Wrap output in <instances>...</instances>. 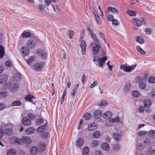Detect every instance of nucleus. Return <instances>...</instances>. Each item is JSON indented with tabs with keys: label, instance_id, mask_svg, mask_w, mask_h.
<instances>
[{
	"label": "nucleus",
	"instance_id": "obj_1",
	"mask_svg": "<svg viewBox=\"0 0 155 155\" xmlns=\"http://www.w3.org/2000/svg\"><path fill=\"white\" fill-rule=\"evenodd\" d=\"M87 29L90 32L91 38L95 44L92 49L93 52L94 54H97L101 48V45L94 32L89 27L87 28Z\"/></svg>",
	"mask_w": 155,
	"mask_h": 155
},
{
	"label": "nucleus",
	"instance_id": "obj_2",
	"mask_svg": "<svg viewBox=\"0 0 155 155\" xmlns=\"http://www.w3.org/2000/svg\"><path fill=\"white\" fill-rule=\"evenodd\" d=\"M44 67L43 62H37L33 65L32 69L33 70L38 72L41 71Z\"/></svg>",
	"mask_w": 155,
	"mask_h": 155
},
{
	"label": "nucleus",
	"instance_id": "obj_3",
	"mask_svg": "<svg viewBox=\"0 0 155 155\" xmlns=\"http://www.w3.org/2000/svg\"><path fill=\"white\" fill-rule=\"evenodd\" d=\"M9 140L10 142L12 143H17L20 145H23V143L21 139L14 137H11Z\"/></svg>",
	"mask_w": 155,
	"mask_h": 155
},
{
	"label": "nucleus",
	"instance_id": "obj_4",
	"mask_svg": "<svg viewBox=\"0 0 155 155\" xmlns=\"http://www.w3.org/2000/svg\"><path fill=\"white\" fill-rule=\"evenodd\" d=\"M38 150L40 153H42L45 150L46 148L45 144L44 142L39 143L38 145Z\"/></svg>",
	"mask_w": 155,
	"mask_h": 155
},
{
	"label": "nucleus",
	"instance_id": "obj_5",
	"mask_svg": "<svg viewBox=\"0 0 155 155\" xmlns=\"http://www.w3.org/2000/svg\"><path fill=\"white\" fill-rule=\"evenodd\" d=\"M86 44L85 41L84 40L82 41L81 43L80 46L83 55H84L86 54Z\"/></svg>",
	"mask_w": 155,
	"mask_h": 155
},
{
	"label": "nucleus",
	"instance_id": "obj_6",
	"mask_svg": "<svg viewBox=\"0 0 155 155\" xmlns=\"http://www.w3.org/2000/svg\"><path fill=\"white\" fill-rule=\"evenodd\" d=\"M8 80V76L5 74H2L0 75V83L4 84Z\"/></svg>",
	"mask_w": 155,
	"mask_h": 155
},
{
	"label": "nucleus",
	"instance_id": "obj_7",
	"mask_svg": "<svg viewBox=\"0 0 155 155\" xmlns=\"http://www.w3.org/2000/svg\"><path fill=\"white\" fill-rule=\"evenodd\" d=\"M36 52L38 54H40V56L42 59H45L47 56V53L44 51L40 50H37Z\"/></svg>",
	"mask_w": 155,
	"mask_h": 155
},
{
	"label": "nucleus",
	"instance_id": "obj_8",
	"mask_svg": "<svg viewBox=\"0 0 155 155\" xmlns=\"http://www.w3.org/2000/svg\"><path fill=\"white\" fill-rule=\"evenodd\" d=\"M112 115V113L110 111H107L103 115V117L105 119H108L110 118Z\"/></svg>",
	"mask_w": 155,
	"mask_h": 155
},
{
	"label": "nucleus",
	"instance_id": "obj_9",
	"mask_svg": "<svg viewBox=\"0 0 155 155\" xmlns=\"http://www.w3.org/2000/svg\"><path fill=\"white\" fill-rule=\"evenodd\" d=\"M97 127V124L93 123L89 124L88 126L87 129L88 130L91 131L96 129Z\"/></svg>",
	"mask_w": 155,
	"mask_h": 155
},
{
	"label": "nucleus",
	"instance_id": "obj_10",
	"mask_svg": "<svg viewBox=\"0 0 155 155\" xmlns=\"http://www.w3.org/2000/svg\"><path fill=\"white\" fill-rule=\"evenodd\" d=\"M22 140L23 145L24 143L28 144L31 142L32 140L31 139L28 137H23Z\"/></svg>",
	"mask_w": 155,
	"mask_h": 155
},
{
	"label": "nucleus",
	"instance_id": "obj_11",
	"mask_svg": "<svg viewBox=\"0 0 155 155\" xmlns=\"http://www.w3.org/2000/svg\"><path fill=\"white\" fill-rule=\"evenodd\" d=\"M102 113L101 110H97L94 113V117L95 118L98 119L101 117Z\"/></svg>",
	"mask_w": 155,
	"mask_h": 155
},
{
	"label": "nucleus",
	"instance_id": "obj_12",
	"mask_svg": "<svg viewBox=\"0 0 155 155\" xmlns=\"http://www.w3.org/2000/svg\"><path fill=\"white\" fill-rule=\"evenodd\" d=\"M22 122L23 124L26 126H29L31 124V120L26 117L23 118Z\"/></svg>",
	"mask_w": 155,
	"mask_h": 155
},
{
	"label": "nucleus",
	"instance_id": "obj_13",
	"mask_svg": "<svg viewBox=\"0 0 155 155\" xmlns=\"http://www.w3.org/2000/svg\"><path fill=\"white\" fill-rule=\"evenodd\" d=\"M22 54L25 56L28 55L29 53V50L26 46L22 47L21 49Z\"/></svg>",
	"mask_w": 155,
	"mask_h": 155
},
{
	"label": "nucleus",
	"instance_id": "obj_14",
	"mask_svg": "<svg viewBox=\"0 0 155 155\" xmlns=\"http://www.w3.org/2000/svg\"><path fill=\"white\" fill-rule=\"evenodd\" d=\"M136 66L137 64H135L127 66L125 70H124V71L130 72L136 68Z\"/></svg>",
	"mask_w": 155,
	"mask_h": 155
},
{
	"label": "nucleus",
	"instance_id": "obj_15",
	"mask_svg": "<svg viewBox=\"0 0 155 155\" xmlns=\"http://www.w3.org/2000/svg\"><path fill=\"white\" fill-rule=\"evenodd\" d=\"M79 87V83L78 84L74 86L73 89L72 90L71 94V95L72 97H74L75 95V94L77 92Z\"/></svg>",
	"mask_w": 155,
	"mask_h": 155
},
{
	"label": "nucleus",
	"instance_id": "obj_16",
	"mask_svg": "<svg viewBox=\"0 0 155 155\" xmlns=\"http://www.w3.org/2000/svg\"><path fill=\"white\" fill-rule=\"evenodd\" d=\"M148 76V75L147 74H146L144 75L143 78L141 76L138 77L137 78V81H145L146 80Z\"/></svg>",
	"mask_w": 155,
	"mask_h": 155
},
{
	"label": "nucleus",
	"instance_id": "obj_17",
	"mask_svg": "<svg viewBox=\"0 0 155 155\" xmlns=\"http://www.w3.org/2000/svg\"><path fill=\"white\" fill-rule=\"evenodd\" d=\"M133 22L134 24L136 25L137 26H141L142 24L141 21L136 18H133Z\"/></svg>",
	"mask_w": 155,
	"mask_h": 155
},
{
	"label": "nucleus",
	"instance_id": "obj_18",
	"mask_svg": "<svg viewBox=\"0 0 155 155\" xmlns=\"http://www.w3.org/2000/svg\"><path fill=\"white\" fill-rule=\"evenodd\" d=\"M18 84H14L11 85V86L9 87V89L10 91L14 92L17 90V88H18Z\"/></svg>",
	"mask_w": 155,
	"mask_h": 155
},
{
	"label": "nucleus",
	"instance_id": "obj_19",
	"mask_svg": "<svg viewBox=\"0 0 155 155\" xmlns=\"http://www.w3.org/2000/svg\"><path fill=\"white\" fill-rule=\"evenodd\" d=\"M21 75L19 73H17L14 75L13 80L15 81H18L21 79Z\"/></svg>",
	"mask_w": 155,
	"mask_h": 155
},
{
	"label": "nucleus",
	"instance_id": "obj_20",
	"mask_svg": "<svg viewBox=\"0 0 155 155\" xmlns=\"http://www.w3.org/2000/svg\"><path fill=\"white\" fill-rule=\"evenodd\" d=\"M38 150L36 147H32L30 150V152L31 154L35 155L38 153Z\"/></svg>",
	"mask_w": 155,
	"mask_h": 155
},
{
	"label": "nucleus",
	"instance_id": "obj_21",
	"mask_svg": "<svg viewBox=\"0 0 155 155\" xmlns=\"http://www.w3.org/2000/svg\"><path fill=\"white\" fill-rule=\"evenodd\" d=\"M101 147L103 150H107L110 148L109 144L106 143H104L102 144Z\"/></svg>",
	"mask_w": 155,
	"mask_h": 155
},
{
	"label": "nucleus",
	"instance_id": "obj_22",
	"mask_svg": "<svg viewBox=\"0 0 155 155\" xmlns=\"http://www.w3.org/2000/svg\"><path fill=\"white\" fill-rule=\"evenodd\" d=\"M35 45V43L34 41L31 40H29L27 42V46L29 48H32L34 47Z\"/></svg>",
	"mask_w": 155,
	"mask_h": 155
},
{
	"label": "nucleus",
	"instance_id": "obj_23",
	"mask_svg": "<svg viewBox=\"0 0 155 155\" xmlns=\"http://www.w3.org/2000/svg\"><path fill=\"white\" fill-rule=\"evenodd\" d=\"M13 134V131L11 129L6 128L5 129V134L10 136Z\"/></svg>",
	"mask_w": 155,
	"mask_h": 155
},
{
	"label": "nucleus",
	"instance_id": "obj_24",
	"mask_svg": "<svg viewBox=\"0 0 155 155\" xmlns=\"http://www.w3.org/2000/svg\"><path fill=\"white\" fill-rule=\"evenodd\" d=\"M108 10L109 12H110L115 14H117L118 11L116 8L109 6L108 7Z\"/></svg>",
	"mask_w": 155,
	"mask_h": 155
},
{
	"label": "nucleus",
	"instance_id": "obj_25",
	"mask_svg": "<svg viewBox=\"0 0 155 155\" xmlns=\"http://www.w3.org/2000/svg\"><path fill=\"white\" fill-rule=\"evenodd\" d=\"M113 138L117 141H119L121 137V136L119 134L117 133H113Z\"/></svg>",
	"mask_w": 155,
	"mask_h": 155
},
{
	"label": "nucleus",
	"instance_id": "obj_26",
	"mask_svg": "<svg viewBox=\"0 0 155 155\" xmlns=\"http://www.w3.org/2000/svg\"><path fill=\"white\" fill-rule=\"evenodd\" d=\"M35 130L34 128L32 127H30L27 128L26 130V133L28 134H30L33 133Z\"/></svg>",
	"mask_w": 155,
	"mask_h": 155
},
{
	"label": "nucleus",
	"instance_id": "obj_27",
	"mask_svg": "<svg viewBox=\"0 0 155 155\" xmlns=\"http://www.w3.org/2000/svg\"><path fill=\"white\" fill-rule=\"evenodd\" d=\"M151 104V101L149 99H145L144 101V105L146 107H148Z\"/></svg>",
	"mask_w": 155,
	"mask_h": 155
},
{
	"label": "nucleus",
	"instance_id": "obj_28",
	"mask_svg": "<svg viewBox=\"0 0 155 155\" xmlns=\"http://www.w3.org/2000/svg\"><path fill=\"white\" fill-rule=\"evenodd\" d=\"M16 153V150L13 149H11L7 151V155H15Z\"/></svg>",
	"mask_w": 155,
	"mask_h": 155
},
{
	"label": "nucleus",
	"instance_id": "obj_29",
	"mask_svg": "<svg viewBox=\"0 0 155 155\" xmlns=\"http://www.w3.org/2000/svg\"><path fill=\"white\" fill-rule=\"evenodd\" d=\"M84 140L82 138H79L77 140L76 143V145L78 147L81 146L84 143Z\"/></svg>",
	"mask_w": 155,
	"mask_h": 155
},
{
	"label": "nucleus",
	"instance_id": "obj_30",
	"mask_svg": "<svg viewBox=\"0 0 155 155\" xmlns=\"http://www.w3.org/2000/svg\"><path fill=\"white\" fill-rule=\"evenodd\" d=\"M34 98V96L31 94H28L25 96V100L29 101L31 102H32V99Z\"/></svg>",
	"mask_w": 155,
	"mask_h": 155
},
{
	"label": "nucleus",
	"instance_id": "obj_31",
	"mask_svg": "<svg viewBox=\"0 0 155 155\" xmlns=\"http://www.w3.org/2000/svg\"><path fill=\"white\" fill-rule=\"evenodd\" d=\"M135 39L140 44H143L144 42V39L141 37L137 36L136 37Z\"/></svg>",
	"mask_w": 155,
	"mask_h": 155
},
{
	"label": "nucleus",
	"instance_id": "obj_32",
	"mask_svg": "<svg viewBox=\"0 0 155 155\" xmlns=\"http://www.w3.org/2000/svg\"><path fill=\"white\" fill-rule=\"evenodd\" d=\"M5 54L4 48L1 45H0V58H2L4 56Z\"/></svg>",
	"mask_w": 155,
	"mask_h": 155
},
{
	"label": "nucleus",
	"instance_id": "obj_33",
	"mask_svg": "<svg viewBox=\"0 0 155 155\" xmlns=\"http://www.w3.org/2000/svg\"><path fill=\"white\" fill-rule=\"evenodd\" d=\"M92 117L91 114L89 113H87L83 115V117L84 119L86 120H88L90 119Z\"/></svg>",
	"mask_w": 155,
	"mask_h": 155
},
{
	"label": "nucleus",
	"instance_id": "obj_34",
	"mask_svg": "<svg viewBox=\"0 0 155 155\" xmlns=\"http://www.w3.org/2000/svg\"><path fill=\"white\" fill-rule=\"evenodd\" d=\"M94 16L95 20L98 24L99 25H101L102 24V22L99 18V15L97 14H95Z\"/></svg>",
	"mask_w": 155,
	"mask_h": 155
},
{
	"label": "nucleus",
	"instance_id": "obj_35",
	"mask_svg": "<svg viewBox=\"0 0 155 155\" xmlns=\"http://www.w3.org/2000/svg\"><path fill=\"white\" fill-rule=\"evenodd\" d=\"M21 35L22 37L24 38H29L31 36V33L28 32H23Z\"/></svg>",
	"mask_w": 155,
	"mask_h": 155
},
{
	"label": "nucleus",
	"instance_id": "obj_36",
	"mask_svg": "<svg viewBox=\"0 0 155 155\" xmlns=\"http://www.w3.org/2000/svg\"><path fill=\"white\" fill-rule=\"evenodd\" d=\"M21 104V101L19 100H17L13 101L12 104V105L13 106H20Z\"/></svg>",
	"mask_w": 155,
	"mask_h": 155
},
{
	"label": "nucleus",
	"instance_id": "obj_37",
	"mask_svg": "<svg viewBox=\"0 0 155 155\" xmlns=\"http://www.w3.org/2000/svg\"><path fill=\"white\" fill-rule=\"evenodd\" d=\"M139 88L140 89H144L146 86V83L144 81H139Z\"/></svg>",
	"mask_w": 155,
	"mask_h": 155
},
{
	"label": "nucleus",
	"instance_id": "obj_38",
	"mask_svg": "<svg viewBox=\"0 0 155 155\" xmlns=\"http://www.w3.org/2000/svg\"><path fill=\"white\" fill-rule=\"evenodd\" d=\"M148 136L151 138H153L155 137V132L154 130H151L148 133Z\"/></svg>",
	"mask_w": 155,
	"mask_h": 155
},
{
	"label": "nucleus",
	"instance_id": "obj_39",
	"mask_svg": "<svg viewBox=\"0 0 155 155\" xmlns=\"http://www.w3.org/2000/svg\"><path fill=\"white\" fill-rule=\"evenodd\" d=\"M46 126L43 125L38 127L37 129V131L39 133L43 131L46 128Z\"/></svg>",
	"mask_w": 155,
	"mask_h": 155
},
{
	"label": "nucleus",
	"instance_id": "obj_40",
	"mask_svg": "<svg viewBox=\"0 0 155 155\" xmlns=\"http://www.w3.org/2000/svg\"><path fill=\"white\" fill-rule=\"evenodd\" d=\"M27 117L30 120H34L35 118V115L32 113H28L27 115Z\"/></svg>",
	"mask_w": 155,
	"mask_h": 155
},
{
	"label": "nucleus",
	"instance_id": "obj_41",
	"mask_svg": "<svg viewBox=\"0 0 155 155\" xmlns=\"http://www.w3.org/2000/svg\"><path fill=\"white\" fill-rule=\"evenodd\" d=\"M89 151V149L88 147H85L83 149L82 153L83 155H86L87 154Z\"/></svg>",
	"mask_w": 155,
	"mask_h": 155
},
{
	"label": "nucleus",
	"instance_id": "obj_42",
	"mask_svg": "<svg viewBox=\"0 0 155 155\" xmlns=\"http://www.w3.org/2000/svg\"><path fill=\"white\" fill-rule=\"evenodd\" d=\"M136 49L137 51L139 53L142 54H145L146 53L145 51L142 49L140 47V46H136Z\"/></svg>",
	"mask_w": 155,
	"mask_h": 155
},
{
	"label": "nucleus",
	"instance_id": "obj_43",
	"mask_svg": "<svg viewBox=\"0 0 155 155\" xmlns=\"http://www.w3.org/2000/svg\"><path fill=\"white\" fill-rule=\"evenodd\" d=\"M127 13L130 15L132 16H135L136 15V12L131 10H128L127 11Z\"/></svg>",
	"mask_w": 155,
	"mask_h": 155
},
{
	"label": "nucleus",
	"instance_id": "obj_44",
	"mask_svg": "<svg viewBox=\"0 0 155 155\" xmlns=\"http://www.w3.org/2000/svg\"><path fill=\"white\" fill-rule=\"evenodd\" d=\"M99 144V141L97 140H94L92 141L91 146L92 147H96Z\"/></svg>",
	"mask_w": 155,
	"mask_h": 155
},
{
	"label": "nucleus",
	"instance_id": "obj_45",
	"mask_svg": "<svg viewBox=\"0 0 155 155\" xmlns=\"http://www.w3.org/2000/svg\"><path fill=\"white\" fill-rule=\"evenodd\" d=\"M100 135V133L99 131H95L93 134V136L95 138H97Z\"/></svg>",
	"mask_w": 155,
	"mask_h": 155
},
{
	"label": "nucleus",
	"instance_id": "obj_46",
	"mask_svg": "<svg viewBox=\"0 0 155 155\" xmlns=\"http://www.w3.org/2000/svg\"><path fill=\"white\" fill-rule=\"evenodd\" d=\"M148 81L151 83H155V77L153 76H151L149 78Z\"/></svg>",
	"mask_w": 155,
	"mask_h": 155
},
{
	"label": "nucleus",
	"instance_id": "obj_47",
	"mask_svg": "<svg viewBox=\"0 0 155 155\" xmlns=\"http://www.w3.org/2000/svg\"><path fill=\"white\" fill-rule=\"evenodd\" d=\"M68 34L69 38L71 39L74 35V32L71 30H69L68 31Z\"/></svg>",
	"mask_w": 155,
	"mask_h": 155
},
{
	"label": "nucleus",
	"instance_id": "obj_48",
	"mask_svg": "<svg viewBox=\"0 0 155 155\" xmlns=\"http://www.w3.org/2000/svg\"><path fill=\"white\" fill-rule=\"evenodd\" d=\"M36 123L38 124H41L43 123V120L40 118H38L36 120Z\"/></svg>",
	"mask_w": 155,
	"mask_h": 155
},
{
	"label": "nucleus",
	"instance_id": "obj_49",
	"mask_svg": "<svg viewBox=\"0 0 155 155\" xmlns=\"http://www.w3.org/2000/svg\"><path fill=\"white\" fill-rule=\"evenodd\" d=\"M98 33L101 37L104 40V41L105 42L106 39L104 34L101 31H98Z\"/></svg>",
	"mask_w": 155,
	"mask_h": 155
},
{
	"label": "nucleus",
	"instance_id": "obj_50",
	"mask_svg": "<svg viewBox=\"0 0 155 155\" xmlns=\"http://www.w3.org/2000/svg\"><path fill=\"white\" fill-rule=\"evenodd\" d=\"M34 56H32L31 57L29 58L27 60V63L28 64H30V63L32 62L34 60Z\"/></svg>",
	"mask_w": 155,
	"mask_h": 155
},
{
	"label": "nucleus",
	"instance_id": "obj_51",
	"mask_svg": "<svg viewBox=\"0 0 155 155\" xmlns=\"http://www.w3.org/2000/svg\"><path fill=\"white\" fill-rule=\"evenodd\" d=\"M38 8L39 11L42 12H43L45 10L44 6L41 4L39 5Z\"/></svg>",
	"mask_w": 155,
	"mask_h": 155
},
{
	"label": "nucleus",
	"instance_id": "obj_52",
	"mask_svg": "<svg viewBox=\"0 0 155 155\" xmlns=\"http://www.w3.org/2000/svg\"><path fill=\"white\" fill-rule=\"evenodd\" d=\"M45 6L48 7L51 4V0H45Z\"/></svg>",
	"mask_w": 155,
	"mask_h": 155
},
{
	"label": "nucleus",
	"instance_id": "obj_53",
	"mask_svg": "<svg viewBox=\"0 0 155 155\" xmlns=\"http://www.w3.org/2000/svg\"><path fill=\"white\" fill-rule=\"evenodd\" d=\"M147 133V132L144 131H139L138 134L140 136H143L145 135Z\"/></svg>",
	"mask_w": 155,
	"mask_h": 155
},
{
	"label": "nucleus",
	"instance_id": "obj_54",
	"mask_svg": "<svg viewBox=\"0 0 155 155\" xmlns=\"http://www.w3.org/2000/svg\"><path fill=\"white\" fill-rule=\"evenodd\" d=\"M132 94L133 96L136 97L138 96L139 95V92L136 91H133Z\"/></svg>",
	"mask_w": 155,
	"mask_h": 155
},
{
	"label": "nucleus",
	"instance_id": "obj_55",
	"mask_svg": "<svg viewBox=\"0 0 155 155\" xmlns=\"http://www.w3.org/2000/svg\"><path fill=\"white\" fill-rule=\"evenodd\" d=\"M112 24L113 25H117L119 24V21L116 19H114L113 20H112Z\"/></svg>",
	"mask_w": 155,
	"mask_h": 155
},
{
	"label": "nucleus",
	"instance_id": "obj_56",
	"mask_svg": "<svg viewBox=\"0 0 155 155\" xmlns=\"http://www.w3.org/2000/svg\"><path fill=\"white\" fill-rule=\"evenodd\" d=\"M145 31L147 34L150 35L152 31V29L148 28H147L145 29Z\"/></svg>",
	"mask_w": 155,
	"mask_h": 155
},
{
	"label": "nucleus",
	"instance_id": "obj_57",
	"mask_svg": "<svg viewBox=\"0 0 155 155\" xmlns=\"http://www.w3.org/2000/svg\"><path fill=\"white\" fill-rule=\"evenodd\" d=\"M144 111V107L143 106H140L138 108V112L140 113H143Z\"/></svg>",
	"mask_w": 155,
	"mask_h": 155
},
{
	"label": "nucleus",
	"instance_id": "obj_58",
	"mask_svg": "<svg viewBox=\"0 0 155 155\" xmlns=\"http://www.w3.org/2000/svg\"><path fill=\"white\" fill-rule=\"evenodd\" d=\"M52 7H53V8L54 9V12H57V11H58V12L60 11V9L59 8L58 6H56V8H55L54 6L53 5H52Z\"/></svg>",
	"mask_w": 155,
	"mask_h": 155
},
{
	"label": "nucleus",
	"instance_id": "obj_59",
	"mask_svg": "<svg viewBox=\"0 0 155 155\" xmlns=\"http://www.w3.org/2000/svg\"><path fill=\"white\" fill-rule=\"evenodd\" d=\"M107 58L106 57H104L101 58L99 61L104 63L107 60Z\"/></svg>",
	"mask_w": 155,
	"mask_h": 155
},
{
	"label": "nucleus",
	"instance_id": "obj_60",
	"mask_svg": "<svg viewBox=\"0 0 155 155\" xmlns=\"http://www.w3.org/2000/svg\"><path fill=\"white\" fill-rule=\"evenodd\" d=\"M114 17L111 15H109L108 16V19L110 21H112L114 19H113Z\"/></svg>",
	"mask_w": 155,
	"mask_h": 155
},
{
	"label": "nucleus",
	"instance_id": "obj_61",
	"mask_svg": "<svg viewBox=\"0 0 155 155\" xmlns=\"http://www.w3.org/2000/svg\"><path fill=\"white\" fill-rule=\"evenodd\" d=\"M107 104V103L106 101H103L100 104L99 106L100 107H102L106 105Z\"/></svg>",
	"mask_w": 155,
	"mask_h": 155
},
{
	"label": "nucleus",
	"instance_id": "obj_62",
	"mask_svg": "<svg viewBox=\"0 0 155 155\" xmlns=\"http://www.w3.org/2000/svg\"><path fill=\"white\" fill-rule=\"evenodd\" d=\"M97 84V82L96 81H95L92 84H91L90 87L91 88H93L95 86H96Z\"/></svg>",
	"mask_w": 155,
	"mask_h": 155
},
{
	"label": "nucleus",
	"instance_id": "obj_63",
	"mask_svg": "<svg viewBox=\"0 0 155 155\" xmlns=\"http://www.w3.org/2000/svg\"><path fill=\"white\" fill-rule=\"evenodd\" d=\"M5 65L9 67L11 65V62L10 61H7L5 62Z\"/></svg>",
	"mask_w": 155,
	"mask_h": 155
},
{
	"label": "nucleus",
	"instance_id": "obj_64",
	"mask_svg": "<svg viewBox=\"0 0 155 155\" xmlns=\"http://www.w3.org/2000/svg\"><path fill=\"white\" fill-rule=\"evenodd\" d=\"M113 122H119L120 120V118L119 117H116L113 119Z\"/></svg>",
	"mask_w": 155,
	"mask_h": 155
}]
</instances>
